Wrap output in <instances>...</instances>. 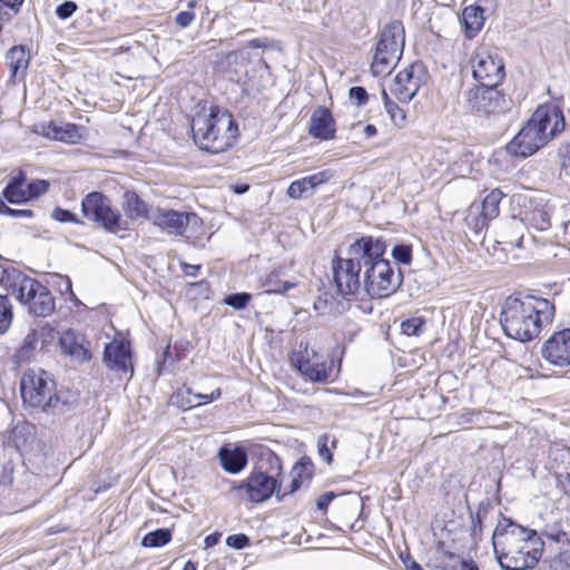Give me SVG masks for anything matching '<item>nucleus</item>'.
Returning <instances> with one entry per match:
<instances>
[{"label": "nucleus", "mask_w": 570, "mask_h": 570, "mask_svg": "<svg viewBox=\"0 0 570 570\" xmlns=\"http://www.w3.org/2000/svg\"><path fill=\"white\" fill-rule=\"evenodd\" d=\"M222 538V533L219 532H213V533H209L205 537L204 539V546L206 549H209V548H213L215 547L216 544H218L219 540Z\"/></svg>", "instance_id": "64"}, {"label": "nucleus", "mask_w": 570, "mask_h": 570, "mask_svg": "<svg viewBox=\"0 0 570 570\" xmlns=\"http://www.w3.org/2000/svg\"><path fill=\"white\" fill-rule=\"evenodd\" d=\"M439 567L442 570H480L478 563L473 559H464L450 551L443 552Z\"/></svg>", "instance_id": "32"}, {"label": "nucleus", "mask_w": 570, "mask_h": 570, "mask_svg": "<svg viewBox=\"0 0 570 570\" xmlns=\"http://www.w3.org/2000/svg\"><path fill=\"white\" fill-rule=\"evenodd\" d=\"M472 78L475 85H501L505 78V68L499 55L488 48H478L470 59Z\"/></svg>", "instance_id": "12"}, {"label": "nucleus", "mask_w": 570, "mask_h": 570, "mask_svg": "<svg viewBox=\"0 0 570 570\" xmlns=\"http://www.w3.org/2000/svg\"><path fill=\"white\" fill-rule=\"evenodd\" d=\"M190 348H191V344L188 341L175 342L173 350H171V346L168 345L164 350V352L161 354V358L157 361V368H156L157 375L161 376L166 372H168L167 363H169L171 365L175 362H178L181 358L186 357V355L189 353Z\"/></svg>", "instance_id": "29"}, {"label": "nucleus", "mask_w": 570, "mask_h": 570, "mask_svg": "<svg viewBox=\"0 0 570 570\" xmlns=\"http://www.w3.org/2000/svg\"><path fill=\"white\" fill-rule=\"evenodd\" d=\"M500 85H474L465 92L470 111L479 117L502 115L511 110L512 99L499 89Z\"/></svg>", "instance_id": "9"}, {"label": "nucleus", "mask_w": 570, "mask_h": 570, "mask_svg": "<svg viewBox=\"0 0 570 570\" xmlns=\"http://www.w3.org/2000/svg\"><path fill=\"white\" fill-rule=\"evenodd\" d=\"M56 389L55 381L43 370H28L20 380V394L26 405L40 409L46 407L47 400Z\"/></svg>", "instance_id": "11"}, {"label": "nucleus", "mask_w": 570, "mask_h": 570, "mask_svg": "<svg viewBox=\"0 0 570 570\" xmlns=\"http://www.w3.org/2000/svg\"><path fill=\"white\" fill-rule=\"evenodd\" d=\"M283 482L284 468L281 456L271 449H262L257 462L248 473L247 502L261 504L273 497L278 503L285 502Z\"/></svg>", "instance_id": "5"}, {"label": "nucleus", "mask_w": 570, "mask_h": 570, "mask_svg": "<svg viewBox=\"0 0 570 570\" xmlns=\"http://www.w3.org/2000/svg\"><path fill=\"white\" fill-rule=\"evenodd\" d=\"M27 183V174L22 169H18L17 173L10 177L7 185L2 189L1 199L10 204H26V188L23 189L24 184Z\"/></svg>", "instance_id": "27"}, {"label": "nucleus", "mask_w": 570, "mask_h": 570, "mask_svg": "<svg viewBox=\"0 0 570 570\" xmlns=\"http://www.w3.org/2000/svg\"><path fill=\"white\" fill-rule=\"evenodd\" d=\"M78 10V4L75 1L66 0L58 4L55 9L56 16L60 20L69 19Z\"/></svg>", "instance_id": "54"}, {"label": "nucleus", "mask_w": 570, "mask_h": 570, "mask_svg": "<svg viewBox=\"0 0 570 570\" xmlns=\"http://www.w3.org/2000/svg\"><path fill=\"white\" fill-rule=\"evenodd\" d=\"M7 291L35 317L50 316L56 301L50 289L40 281L21 272L8 274L4 279Z\"/></svg>", "instance_id": "6"}, {"label": "nucleus", "mask_w": 570, "mask_h": 570, "mask_svg": "<svg viewBox=\"0 0 570 570\" xmlns=\"http://www.w3.org/2000/svg\"><path fill=\"white\" fill-rule=\"evenodd\" d=\"M24 0H0V19H6L9 21L12 16L8 13L7 11H2V8H7L13 11V14H17Z\"/></svg>", "instance_id": "55"}, {"label": "nucleus", "mask_w": 570, "mask_h": 570, "mask_svg": "<svg viewBox=\"0 0 570 570\" xmlns=\"http://www.w3.org/2000/svg\"><path fill=\"white\" fill-rule=\"evenodd\" d=\"M492 535L495 559L502 570H527L538 566L544 542L533 529L518 524L511 518H502Z\"/></svg>", "instance_id": "1"}, {"label": "nucleus", "mask_w": 570, "mask_h": 570, "mask_svg": "<svg viewBox=\"0 0 570 570\" xmlns=\"http://www.w3.org/2000/svg\"><path fill=\"white\" fill-rule=\"evenodd\" d=\"M31 53L26 45H18L11 47L6 53V61L10 69V79H23L26 77Z\"/></svg>", "instance_id": "26"}, {"label": "nucleus", "mask_w": 570, "mask_h": 570, "mask_svg": "<svg viewBox=\"0 0 570 570\" xmlns=\"http://www.w3.org/2000/svg\"><path fill=\"white\" fill-rule=\"evenodd\" d=\"M102 362L110 371L134 374V352L129 341L114 340L104 347Z\"/></svg>", "instance_id": "17"}, {"label": "nucleus", "mask_w": 570, "mask_h": 570, "mask_svg": "<svg viewBox=\"0 0 570 570\" xmlns=\"http://www.w3.org/2000/svg\"><path fill=\"white\" fill-rule=\"evenodd\" d=\"M299 351H294L289 356L292 366L304 377L314 383H326L332 373V364L326 362H309L308 345L299 344Z\"/></svg>", "instance_id": "18"}, {"label": "nucleus", "mask_w": 570, "mask_h": 570, "mask_svg": "<svg viewBox=\"0 0 570 570\" xmlns=\"http://www.w3.org/2000/svg\"><path fill=\"white\" fill-rule=\"evenodd\" d=\"M173 539V529L158 528L147 532L142 538L140 544L144 548H161L168 544Z\"/></svg>", "instance_id": "34"}, {"label": "nucleus", "mask_w": 570, "mask_h": 570, "mask_svg": "<svg viewBox=\"0 0 570 570\" xmlns=\"http://www.w3.org/2000/svg\"><path fill=\"white\" fill-rule=\"evenodd\" d=\"M180 267H181L183 272L185 273V275L196 277L198 272L202 268V265H199V264L194 265V264H189L186 262H181Z\"/></svg>", "instance_id": "63"}, {"label": "nucleus", "mask_w": 570, "mask_h": 570, "mask_svg": "<svg viewBox=\"0 0 570 570\" xmlns=\"http://www.w3.org/2000/svg\"><path fill=\"white\" fill-rule=\"evenodd\" d=\"M225 543L227 547L233 548L235 550H243L245 548L250 547L252 540L245 533H236L228 535L225 540Z\"/></svg>", "instance_id": "52"}, {"label": "nucleus", "mask_w": 570, "mask_h": 570, "mask_svg": "<svg viewBox=\"0 0 570 570\" xmlns=\"http://www.w3.org/2000/svg\"><path fill=\"white\" fill-rule=\"evenodd\" d=\"M400 558L407 570H424L422 566L419 562H416L409 553H406L405 556L401 553Z\"/></svg>", "instance_id": "62"}, {"label": "nucleus", "mask_w": 570, "mask_h": 570, "mask_svg": "<svg viewBox=\"0 0 570 570\" xmlns=\"http://www.w3.org/2000/svg\"><path fill=\"white\" fill-rule=\"evenodd\" d=\"M73 407V402L68 399H63L58 393H52L47 400L46 407L42 410L46 414L58 415L69 412Z\"/></svg>", "instance_id": "40"}, {"label": "nucleus", "mask_w": 570, "mask_h": 570, "mask_svg": "<svg viewBox=\"0 0 570 570\" xmlns=\"http://www.w3.org/2000/svg\"><path fill=\"white\" fill-rule=\"evenodd\" d=\"M391 255L395 264L410 265L413 259V246L409 243H397L393 246Z\"/></svg>", "instance_id": "43"}, {"label": "nucleus", "mask_w": 570, "mask_h": 570, "mask_svg": "<svg viewBox=\"0 0 570 570\" xmlns=\"http://www.w3.org/2000/svg\"><path fill=\"white\" fill-rule=\"evenodd\" d=\"M566 127V117L560 105L541 104L507 144L505 150L513 157L528 158L557 139Z\"/></svg>", "instance_id": "2"}, {"label": "nucleus", "mask_w": 570, "mask_h": 570, "mask_svg": "<svg viewBox=\"0 0 570 570\" xmlns=\"http://www.w3.org/2000/svg\"><path fill=\"white\" fill-rule=\"evenodd\" d=\"M35 425L28 422H23L22 424H18L12 430V438L17 446L21 443L28 442L29 439H33L35 436Z\"/></svg>", "instance_id": "46"}, {"label": "nucleus", "mask_w": 570, "mask_h": 570, "mask_svg": "<svg viewBox=\"0 0 570 570\" xmlns=\"http://www.w3.org/2000/svg\"><path fill=\"white\" fill-rule=\"evenodd\" d=\"M294 286H295L294 283L285 281V282H281L278 285H276L273 288H268L266 291V293H268V294H285L286 292H288Z\"/></svg>", "instance_id": "61"}, {"label": "nucleus", "mask_w": 570, "mask_h": 570, "mask_svg": "<svg viewBox=\"0 0 570 570\" xmlns=\"http://www.w3.org/2000/svg\"><path fill=\"white\" fill-rule=\"evenodd\" d=\"M252 301V294L247 292H236L227 294L223 298V303L236 311L246 308Z\"/></svg>", "instance_id": "44"}, {"label": "nucleus", "mask_w": 570, "mask_h": 570, "mask_svg": "<svg viewBox=\"0 0 570 570\" xmlns=\"http://www.w3.org/2000/svg\"><path fill=\"white\" fill-rule=\"evenodd\" d=\"M331 177L332 174L328 170H323L294 180L287 188V195L293 199L309 198L316 187L328 181Z\"/></svg>", "instance_id": "25"}, {"label": "nucleus", "mask_w": 570, "mask_h": 570, "mask_svg": "<svg viewBox=\"0 0 570 570\" xmlns=\"http://www.w3.org/2000/svg\"><path fill=\"white\" fill-rule=\"evenodd\" d=\"M503 197L504 194L499 188H494L483 198L481 204L482 226L498 217Z\"/></svg>", "instance_id": "31"}, {"label": "nucleus", "mask_w": 570, "mask_h": 570, "mask_svg": "<svg viewBox=\"0 0 570 570\" xmlns=\"http://www.w3.org/2000/svg\"><path fill=\"white\" fill-rule=\"evenodd\" d=\"M186 393H187V396H184L183 391L179 392V394H178V396L180 397V400L178 401V404L183 410H188V409L198 406L200 404H205L204 396H206V394L191 393L190 389H186Z\"/></svg>", "instance_id": "50"}, {"label": "nucleus", "mask_w": 570, "mask_h": 570, "mask_svg": "<svg viewBox=\"0 0 570 570\" xmlns=\"http://www.w3.org/2000/svg\"><path fill=\"white\" fill-rule=\"evenodd\" d=\"M541 356L558 367L570 365V327L554 332L541 346Z\"/></svg>", "instance_id": "19"}, {"label": "nucleus", "mask_w": 570, "mask_h": 570, "mask_svg": "<svg viewBox=\"0 0 570 570\" xmlns=\"http://www.w3.org/2000/svg\"><path fill=\"white\" fill-rule=\"evenodd\" d=\"M543 535L557 543L568 540L567 531L562 527V521H556L552 524H547Z\"/></svg>", "instance_id": "48"}, {"label": "nucleus", "mask_w": 570, "mask_h": 570, "mask_svg": "<svg viewBox=\"0 0 570 570\" xmlns=\"http://www.w3.org/2000/svg\"><path fill=\"white\" fill-rule=\"evenodd\" d=\"M425 325L423 317H410L401 323V332L406 336H419Z\"/></svg>", "instance_id": "45"}, {"label": "nucleus", "mask_w": 570, "mask_h": 570, "mask_svg": "<svg viewBox=\"0 0 570 570\" xmlns=\"http://www.w3.org/2000/svg\"><path fill=\"white\" fill-rule=\"evenodd\" d=\"M83 218L97 224L106 233L117 234L127 229V222L121 212L112 205V200L102 191L92 190L85 195L80 203Z\"/></svg>", "instance_id": "8"}, {"label": "nucleus", "mask_w": 570, "mask_h": 570, "mask_svg": "<svg viewBox=\"0 0 570 570\" xmlns=\"http://www.w3.org/2000/svg\"><path fill=\"white\" fill-rule=\"evenodd\" d=\"M189 289H196L197 294L204 298H209L212 294L210 283L206 279L189 283Z\"/></svg>", "instance_id": "58"}, {"label": "nucleus", "mask_w": 570, "mask_h": 570, "mask_svg": "<svg viewBox=\"0 0 570 570\" xmlns=\"http://www.w3.org/2000/svg\"><path fill=\"white\" fill-rule=\"evenodd\" d=\"M33 131L50 140L67 144H76L82 138V135L80 134V126L72 122L58 125L56 121L50 120L48 122L36 125Z\"/></svg>", "instance_id": "21"}, {"label": "nucleus", "mask_w": 570, "mask_h": 570, "mask_svg": "<svg viewBox=\"0 0 570 570\" xmlns=\"http://www.w3.org/2000/svg\"><path fill=\"white\" fill-rule=\"evenodd\" d=\"M554 314V304L547 298L509 296L501 307L500 324L508 337L530 342L540 334L544 324L552 323Z\"/></svg>", "instance_id": "3"}, {"label": "nucleus", "mask_w": 570, "mask_h": 570, "mask_svg": "<svg viewBox=\"0 0 570 570\" xmlns=\"http://www.w3.org/2000/svg\"><path fill=\"white\" fill-rule=\"evenodd\" d=\"M154 225L169 235L185 236L190 230L197 234L203 227V219L194 212L157 208Z\"/></svg>", "instance_id": "13"}, {"label": "nucleus", "mask_w": 570, "mask_h": 570, "mask_svg": "<svg viewBox=\"0 0 570 570\" xmlns=\"http://www.w3.org/2000/svg\"><path fill=\"white\" fill-rule=\"evenodd\" d=\"M13 320L12 304L7 294H0V335L8 332Z\"/></svg>", "instance_id": "41"}, {"label": "nucleus", "mask_w": 570, "mask_h": 570, "mask_svg": "<svg viewBox=\"0 0 570 570\" xmlns=\"http://www.w3.org/2000/svg\"><path fill=\"white\" fill-rule=\"evenodd\" d=\"M386 250L387 242L383 236L363 235L348 246L347 255L366 271L384 259Z\"/></svg>", "instance_id": "15"}, {"label": "nucleus", "mask_w": 570, "mask_h": 570, "mask_svg": "<svg viewBox=\"0 0 570 570\" xmlns=\"http://www.w3.org/2000/svg\"><path fill=\"white\" fill-rule=\"evenodd\" d=\"M403 283L400 267L394 268L390 259L384 258L363 272V287L372 298H384L396 293Z\"/></svg>", "instance_id": "10"}, {"label": "nucleus", "mask_w": 570, "mask_h": 570, "mask_svg": "<svg viewBox=\"0 0 570 570\" xmlns=\"http://www.w3.org/2000/svg\"><path fill=\"white\" fill-rule=\"evenodd\" d=\"M333 279L338 294L342 296L356 295L361 289L363 282L361 281L362 268L348 255L341 258L335 255L332 259Z\"/></svg>", "instance_id": "16"}, {"label": "nucleus", "mask_w": 570, "mask_h": 570, "mask_svg": "<svg viewBox=\"0 0 570 570\" xmlns=\"http://www.w3.org/2000/svg\"><path fill=\"white\" fill-rule=\"evenodd\" d=\"M492 504L489 499L479 503L476 511H470L471 517V537L474 541L480 540L483 531V521L491 509ZM469 510H471L469 508Z\"/></svg>", "instance_id": "33"}, {"label": "nucleus", "mask_w": 570, "mask_h": 570, "mask_svg": "<svg viewBox=\"0 0 570 570\" xmlns=\"http://www.w3.org/2000/svg\"><path fill=\"white\" fill-rule=\"evenodd\" d=\"M195 145L208 154H219L232 148L239 136L238 122L233 114L217 105L208 114H196L191 119Z\"/></svg>", "instance_id": "4"}, {"label": "nucleus", "mask_w": 570, "mask_h": 570, "mask_svg": "<svg viewBox=\"0 0 570 570\" xmlns=\"http://www.w3.org/2000/svg\"><path fill=\"white\" fill-rule=\"evenodd\" d=\"M122 209L127 218L131 220L139 218L149 219V205L136 190H126L124 193Z\"/></svg>", "instance_id": "28"}, {"label": "nucleus", "mask_w": 570, "mask_h": 570, "mask_svg": "<svg viewBox=\"0 0 570 570\" xmlns=\"http://www.w3.org/2000/svg\"><path fill=\"white\" fill-rule=\"evenodd\" d=\"M26 203L38 199L40 196L45 195L50 187V183L47 179H31L26 184Z\"/></svg>", "instance_id": "42"}, {"label": "nucleus", "mask_w": 570, "mask_h": 570, "mask_svg": "<svg viewBox=\"0 0 570 570\" xmlns=\"http://www.w3.org/2000/svg\"><path fill=\"white\" fill-rule=\"evenodd\" d=\"M230 491L237 493L238 498L247 502L248 475L242 481H230Z\"/></svg>", "instance_id": "57"}, {"label": "nucleus", "mask_w": 570, "mask_h": 570, "mask_svg": "<svg viewBox=\"0 0 570 570\" xmlns=\"http://www.w3.org/2000/svg\"><path fill=\"white\" fill-rule=\"evenodd\" d=\"M520 226H521V222L513 219L512 223L509 225V228L512 232H515V236L514 237H505L504 235H502V240H497V244L498 245L505 244V245H510L511 247H518V248L522 247L523 235L519 233Z\"/></svg>", "instance_id": "51"}, {"label": "nucleus", "mask_w": 570, "mask_h": 570, "mask_svg": "<svg viewBox=\"0 0 570 570\" xmlns=\"http://www.w3.org/2000/svg\"><path fill=\"white\" fill-rule=\"evenodd\" d=\"M244 45L248 48L263 50H275L277 48V41L268 37L249 39L244 41Z\"/></svg>", "instance_id": "53"}, {"label": "nucleus", "mask_w": 570, "mask_h": 570, "mask_svg": "<svg viewBox=\"0 0 570 570\" xmlns=\"http://www.w3.org/2000/svg\"><path fill=\"white\" fill-rule=\"evenodd\" d=\"M404 46V27L401 21L387 23L380 33L371 63L372 75L380 77L391 72L401 58Z\"/></svg>", "instance_id": "7"}, {"label": "nucleus", "mask_w": 570, "mask_h": 570, "mask_svg": "<svg viewBox=\"0 0 570 570\" xmlns=\"http://www.w3.org/2000/svg\"><path fill=\"white\" fill-rule=\"evenodd\" d=\"M484 10L480 6H469L462 11L461 23L464 35L472 39L482 29L484 24Z\"/></svg>", "instance_id": "30"}, {"label": "nucleus", "mask_w": 570, "mask_h": 570, "mask_svg": "<svg viewBox=\"0 0 570 570\" xmlns=\"http://www.w3.org/2000/svg\"><path fill=\"white\" fill-rule=\"evenodd\" d=\"M348 96L351 100L355 101L357 106H364L368 101V94L366 89L362 86H353L348 90Z\"/></svg>", "instance_id": "56"}, {"label": "nucleus", "mask_w": 570, "mask_h": 570, "mask_svg": "<svg viewBox=\"0 0 570 570\" xmlns=\"http://www.w3.org/2000/svg\"><path fill=\"white\" fill-rule=\"evenodd\" d=\"M61 353L77 363H87L91 360V343L86 336L72 328L62 331L58 337Z\"/></svg>", "instance_id": "20"}, {"label": "nucleus", "mask_w": 570, "mask_h": 570, "mask_svg": "<svg viewBox=\"0 0 570 570\" xmlns=\"http://www.w3.org/2000/svg\"><path fill=\"white\" fill-rule=\"evenodd\" d=\"M195 19V12L193 10H183L175 17V22L181 27L187 28Z\"/></svg>", "instance_id": "59"}, {"label": "nucleus", "mask_w": 570, "mask_h": 570, "mask_svg": "<svg viewBox=\"0 0 570 570\" xmlns=\"http://www.w3.org/2000/svg\"><path fill=\"white\" fill-rule=\"evenodd\" d=\"M336 498V494L334 491H327L324 494H322L317 501H316V508L320 511H326L331 502Z\"/></svg>", "instance_id": "60"}, {"label": "nucleus", "mask_w": 570, "mask_h": 570, "mask_svg": "<svg viewBox=\"0 0 570 570\" xmlns=\"http://www.w3.org/2000/svg\"><path fill=\"white\" fill-rule=\"evenodd\" d=\"M32 334L36 335L38 343H41V348L47 347L55 340L56 330L49 323H45L38 328L31 330Z\"/></svg>", "instance_id": "47"}, {"label": "nucleus", "mask_w": 570, "mask_h": 570, "mask_svg": "<svg viewBox=\"0 0 570 570\" xmlns=\"http://www.w3.org/2000/svg\"><path fill=\"white\" fill-rule=\"evenodd\" d=\"M538 570H570V550H564L553 557L541 558Z\"/></svg>", "instance_id": "35"}, {"label": "nucleus", "mask_w": 570, "mask_h": 570, "mask_svg": "<svg viewBox=\"0 0 570 570\" xmlns=\"http://www.w3.org/2000/svg\"><path fill=\"white\" fill-rule=\"evenodd\" d=\"M308 134L318 140H331L335 138V119L327 107H317L309 119Z\"/></svg>", "instance_id": "23"}, {"label": "nucleus", "mask_w": 570, "mask_h": 570, "mask_svg": "<svg viewBox=\"0 0 570 570\" xmlns=\"http://www.w3.org/2000/svg\"><path fill=\"white\" fill-rule=\"evenodd\" d=\"M383 105L391 121L399 128L406 124V114L395 101H393L385 89L382 90Z\"/></svg>", "instance_id": "36"}, {"label": "nucleus", "mask_w": 570, "mask_h": 570, "mask_svg": "<svg viewBox=\"0 0 570 570\" xmlns=\"http://www.w3.org/2000/svg\"><path fill=\"white\" fill-rule=\"evenodd\" d=\"M222 469L229 474L240 473L248 464V453L240 444H224L217 452Z\"/></svg>", "instance_id": "22"}, {"label": "nucleus", "mask_w": 570, "mask_h": 570, "mask_svg": "<svg viewBox=\"0 0 570 570\" xmlns=\"http://www.w3.org/2000/svg\"><path fill=\"white\" fill-rule=\"evenodd\" d=\"M314 472L315 465L312 459L307 455L301 456L291 469L292 481L288 489L284 491L285 499L302 488H308L314 478Z\"/></svg>", "instance_id": "24"}, {"label": "nucleus", "mask_w": 570, "mask_h": 570, "mask_svg": "<svg viewBox=\"0 0 570 570\" xmlns=\"http://www.w3.org/2000/svg\"><path fill=\"white\" fill-rule=\"evenodd\" d=\"M51 218L59 223H72L76 225H83V220L78 217L73 212L56 206L51 212Z\"/></svg>", "instance_id": "49"}, {"label": "nucleus", "mask_w": 570, "mask_h": 570, "mask_svg": "<svg viewBox=\"0 0 570 570\" xmlns=\"http://www.w3.org/2000/svg\"><path fill=\"white\" fill-rule=\"evenodd\" d=\"M426 79L425 65L422 61H414L395 76L391 91L399 101L407 104L416 96Z\"/></svg>", "instance_id": "14"}, {"label": "nucleus", "mask_w": 570, "mask_h": 570, "mask_svg": "<svg viewBox=\"0 0 570 570\" xmlns=\"http://www.w3.org/2000/svg\"><path fill=\"white\" fill-rule=\"evenodd\" d=\"M530 226L539 232H546L551 227V212L547 206L534 208L527 217Z\"/></svg>", "instance_id": "37"}, {"label": "nucleus", "mask_w": 570, "mask_h": 570, "mask_svg": "<svg viewBox=\"0 0 570 570\" xmlns=\"http://www.w3.org/2000/svg\"><path fill=\"white\" fill-rule=\"evenodd\" d=\"M337 439L328 433H323L317 438V453L321 460L328 465L333 463L334 455L332 450L337 448Z\"/></svg>", "instance_id": "39"}, {"label": "nucleus", "mask_w": 570, "mask_h": 570, "mask_svg": "<svg viewBox=\"0 0 570 570\" xmlns=\"http://www.w3.org/2000/svg\"><path fill=\"white\" fill-rule=\"evenodd\" d=\"M38 341L36 335L30 331L23 338L22 344L16 350L13 354V361L17 364L27 363L31 360L33 352L36 351Z\"/></svg>", "instance_id": "38"}]
</instances>
